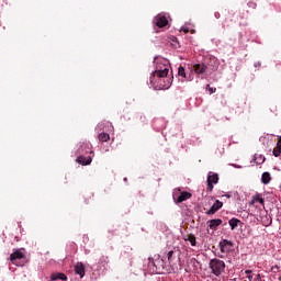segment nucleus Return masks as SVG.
<instances>
[{
  "label": "nucleus",
  "mask_w": 281,
  "mask_h": 281,
  "mask_svg": "<svg viewBox=\"0 0 281 281\" xmlns=\"http://www.w3.org/2000/svg\"><path fill=\"white\" fill-rule=\"evenodd\" d=\"M209 268L212 270L213 276L218 278V276L225 271V261L218 258L211 259L209 262Z\"/></svg>",
  "instance_id": "1"
},
{
  "label": "nucleus",
  "mask_w": 281,
  "mask_h": 281,
  "mask_svg": "<svg viewBox=\"0 0 281 281\" xmlns=\"http://www.w3.org/2000/svg\"><path fill=\"white\" fill-rule=\"evenodd\" d=\"M218 173H214L212 171L209 172L207 175V179H206V190L207 192H212L214 190V186H216V183H218Z\"/></svg>",
  "instance_id": "2"
},
{
  "label": "nucleus",
  "mask_w": 281,
  "mask_h": 281,
  "mask_svg": "<svg viewBox=\"0 0 281 281\" xmlns=\"http://www.w3.org/2000/svg\"><path fill=\"white\" fill-rule=\"evenodd\" d=\"M23 258H25V254H23L21 250H15L10 255V261L16 267H19V260H23Z\"/></svg>",
  "instance_id": "3"
},
{
  "label": "nucleus",
  "mask_w": 281,
  "mask_h": 281,
  "mask_svg": "<svg viewBox=\"0 0 281 281\" xmlns=\"http://www.w3.org/2000/svg\"><path fill=\"white\" fill-rule=\"evenodd\" d=\"M154 23L157 27H166V25H168V18H166V15L158 14L154 18Z\"/></svg>",
  "instance_id": "4"
},
{
  "label": "nucleus",
  "mask_w": 281,
  "mask_h": 281,
  "mask_svg": "<svg viewBox=\"0 0 281 281\" xmlns=\"http://www.w3.org/2000/svg\"><path fill=\"white\" fill-rule=\"evenodd\" d=\"M220 250L222 251V254H227V251H229L228 247H234V243L227 240V239H223L222 241H220Z\"/></svg>",
  "instance_id": "5"
},
{
  "label": "nucleus",
  "mask_w": 281,
  "mask_h": 281,
  "mask_svg": "<svg viewBox=\"0 0 281 281\" xmlns=\"http://www.w3.org/2000/svg\"><path fill=\"white\" fill-rule=\"evenodd\" d=\"M221 207H223V202H221L220 200H216L214 204L210 207V210L206 211V214L207 215L216 214V212H218Z\"/></svg>",
  "instance_id": "6"
},
{
  "label": "nucleus",
  "mask_w": 281,
  "mask_h": 281,
  "mask_svg": "<svg viewBox=\"0 0 281 281\" xmlns=\"http://www.w3.org/2000/svg\"><path fill=\"white\" fill-rule=\"evenodd\" d=\"M75 273L77 276H80V278H85V263L83 262H77L75 266Z\"/></svg>",
  "instance_id": "7"
},
{
  "label": "nucleus",
  "mask_w": 281,
  "mask_h": 281,
  "mask_svg": "<svg viewBox=\"0 0 281 281\" xmlns=\"http://www.w3.org/2000/svg\"><path fill=\"white\" fill-rule=\"evenodd\" d=\"M188 199H192V193H190L188 191H183L177 198L176 203H183V201H188Z\"/></svg>",
  "instance_id": "8"
},
{
  "label": "nucleus",
  "mask_w": 281,
  "mask_h": 281,
  "mask_svg": "<svg viewBox=\"0 0 281 281\" xmlns=\"http://www.w3.org/2000/svg\"><path fill=\"white\" fill-rule=\"evenodd\" d=\"M193 70L195 74H205L207 71V66L205 64H195Z\"/></svg>",
  "instance_id": "9"
},
{
  "label": "nucleus",
  "mask_w": 281,
  "mask_h": 281,
  "mask_svg": "<svg viewBox=\"0 0 281 281\" xmlns=\"http://www.w3.org/2000/svg\"><path fill=\"white\" fill-rule=\"evenodd\" d=\"M50 280L52 281H56V280L67 281V274H65L63 272H54L50 274Z\"/></svg>",
  "instance_id": "10"
},
{
  "label": "nucleus",
  "mask_w": 281,
  "mask_h": 281,
  "mask_svg": "<svg viewBox=\"0 0 281 281\" xmlns=\"http://www.w3.org/2000/svg\"><path fill=\"white\" fill-rule=\"evenodd\" d=\"M77 164H80L81 166H89L92 161L91 157H85V156H79L76 159Z\"/></svg>",
  "instance_id": "11"
},
{
  "label": "nucleus",
  "mask_w": 281,
  "mask_h": 281,
  "mask_svg": "<svg viewBox=\"0 0 281 281\" xmlns=\"http://www.w3.org/2000/svg\"><path fill=\"white\" fill-rule=\"evenodd\" d=\"M222 224H223V220L221 218L209 221L210 229H216V227H218V225H222Z\"/></svg>",
  "instance_id": "12"
},
{
  "label": "nucleus",
  "mask_w": 281,
  "mask_h": 281,
  "mask_svg": "<svg viewBox=\"0 0 281 281\" xmlns=\"http://www.w3.org/2000/svg\"><path fill=\"white\" fill-rule=\"evenodd\" d=\"M261 183H263V186H267L268 183H271V173L269 172H263L261 176Z\"/></svg>",
  "instance_id": "13"
},
{
  "label": "nucleus",
  "mask_w": 281,
  "mask_h": 281,
  "mask_svg": "<svg viewBox=\"0 0 281 281\" xmlns=\"http://www.w3.org/2000/svg\"><path fill=\"white\" fill-rule=\"evenodd\" d=\"M168 68H165L162 70H156L154 74L157 76V78H167L168 77Z\"/></svg>",
  "instance_id": "14"
},
{
  "label": "nucleus",
  "mask_w": 281,
  "mask_h": 281,
  "mask_svg": "<svg viewBox=\"0 0 281 281\" xmlns=\"http://www.w3.org/2000/svg\"><path fill=\"white\" fill-rule=\"evenodd\" d=\"M265 214L266 215L263 217H261V223H262L263 227H269V225H271V223H272V220L267 213H265Z\"/></svg>",
  "instance_id": "15"
},
{
  "label": "nucleus",
  "mask_w": 281,
  "mask_h": 281,
  "mask_svg": "<svg viewBox=\"0 0 281 281\" xmlns=\"http://www.w3.org/2000/svg\"><path fill=\"white\" fill-rule=\"evenodd\" d=\"M98 139L99 142H109V139H111V136L103 132L98 135Z\"/></svg>",
  "instance_id": "16"
},
{
  "label": "nucleus",
  "mask_w": 281,
  "mask_h": 281,
  "mask_svg": "<svg viewBox=\"0 0 281 281\" xmlns=\"http://www.w3.org/2000/svg\"><path fill=\"white\" fill-rule=\"evenodd\" d=\"M186 240H189L192 247H196V236L190 234L187 236Z\"/></svg>",
  "instance_id": "17"
},
{
  "label": "nucleus",
  "mask_w": 281,
  "mask_h": 281,
  "mask_svg": "<svg viewBox=\"0 0 281 281\" xmlns=\"http://www.w3.org/2000/svg\"><path fill=\"white\" fill-rule=\"evenodd\" d=\"M239 223H240V220H238V218H232L228 221V225L231 226V229L238 227Z\"/></svg>",
  "instance_id": "18"
},
{
  "label": "nucleus",
  "mask_w": 281,
  "mask_h": 281,
  "mask_svg": "<svg viewBox=\"0 0 281 281\" xmlns=\"http://www.w3.org/2000/svg\"><path fill=\"white\" fill-rule=\"evenodd\" d=\"M272 154H273L276 157H280V155H281V143H280V142L277 143V146H276V148L273 149Z\"/></svg>",
  "instance_id": "19"
},
{
  "label": "nucleus",
  "mask_w": 281,
  "mask_h": 281,
  "mask_svg": "<svg viewBox=\"0 0 281 281\" xmlns=\"http://www.w3.org/2000/svg\"><path fill=\"white\" fill-rule=\"evenodd\" d=\"M254 203H260V205H265V199L260 198V196H255L254 200L251 201V205H254Z\"/></svg>",
  "instance_id": "20"
},
{
  "label": "nucleus",
  "mask_w": 281,
  "mask_h": 281,
  "mask_svg": "<svg viewBox=\"0 0 281 281\" xmlns=\"http://www.w3.org/2000/svg\"><path fill=\"white\" fill-rule=\"evenodd\" d=\"M172 85V79H168L167 82H165L164 85L160 83V89H170Z\"/></svg>",
  "instance_id": "21"
},
{
  "label": "nucleus",
  "mask_w": 281,
  "mask_h": 281,
  "mask_svg": "<svg viewBox=\"0 0 281 281\" xmlns=\"http://www.w3.org/2000/svg\"><path fill=\"white\" fill-rule=\"evenodd\" d=\"M87 148H89V144H88V143H82V144L80 145V147L78 148V153H79V154H80V153H83V151L87 150Z\"/></svg>",
  "instance_id": "22"
},
{
  "label": "nucleus",
  "mask_w": 281,
  "mask_h": 281,
  "mask_svg": "<svg viewBox=\"0 0 281 281\" xmlns=\"http://www.w3.org/2000/svg\"><path fill=\"white\" fill-rule=\"evenodd\" d=\"M178 76H181V78H186V68H183L182 66H180L178 68Z\"/></svg>",
  "instance_id": "23"
},
{
  "label": "nucleus",
  "mask_w": 281,
  "mask_h": 281,
  "mask_svg": "<svg viewBox=\"0 0 281 281\" xmlns=\"http://www.w3.org/2000/svg\"><path fill=\"white\" fill-rule=\"evenodd\" d=\"M248 8H251L252 10H256V8H258V4L254 1H249L248 2Z\"/></svg>",
  "instance_id": "24"
},
{
  "label": "nucleus",
  "mask_w": 281,
  "mask_h": 281,
  "mask_svg": "<svg viewBox=\"0 0 281 281\" xmlns=\"http://www.w3.org/2000/svg\"><path fill=\"white\" fill-rule=\"evenodd\" d=\"M265 157L263 156H260L259 158H255V161L257 162V164H265Z\"/></svg>",
  "instance_id": "25"
},
{
  "label": "nucleus",
  "mask_w": 281,
  "mask_h": 281,
  "mask_svg": "<svg viewBox=\"0 0 281 281\" xmlns=\"http://www.w3.org/2000/svg\"><path fill=\"white\" fill-rule=\"evenodd\" d=\"M172 256H175V251H172V250L167 254L168 262H170V260H172Z\"/></svg>",
  "instance_id": "26"
},
{
  "label": "nucleus",
  "mask_w": 281,
  "mask_h": 281,
  "mask_svg": "<svg viewBox=\"0 0 281 281\" xmlns=\"http://www.w3.org/2000/svg\"><path fill=\"white\" fill-rule=\"evenodd\" d=\"M206 89H209L210 93H216V88H211L210 85H206Z\"/></svg>",
  "instance_id": "27"
},
{
  "label": "nucleus",
  "mask_w": 281,
  "mask_h": 281,
  "mask_svg": "<svg viewBox=\"0 0 281 281\" xmlns=\"http://www.w3.org/2000/svg\"><path fill=\"white\" fill-rule=\"evenodd\" d=\"M199 261L196 260V258H191L190 260H189V265H196Z\"/></svg>",
  "instance_id": "28"
},
{
  "label": "nucleus",
  "mask_w": 281,
  "mask_h": 281,
  "mask_svg": "<svg viewBox=\"0 0 281 281\" xmlns=\"http://www.w3.org/2000/svg\"><path fill=\"white\" fill-rule=\"evenodd\" d=\"M181 32H184V34H188V33L190 32V29H188V27H182V29H181Z\"/></svg>",
  "instance_id": "29"
},
{
  "label": "nucleus",
  "mask_w": 281,
  "mask_h": 281,
  "mask_svg": "<svg viewBox=\"0 0 281 281\" xmlns=\"http://www.w3.org/2000/svg\"><path fill=\"white\" fill-rule=\"evenodd\" d=\"M247 278H248L249 281L254 280V276H251V274H248Z\"/></svg>",
  "instance_id": "30"
},
{
  "label": "nucleus",
  "mask_w": 281,
  "mask_h": 281,
  "mask_svg": "<svg viewBox=\"0 0 281 281\" xmlns=\"http://www.w3.org/2000/svg\"><path fill=\"white\" fill-rule=\"evenodd\" d=\"M245 273L249 276V273H251V270H246Z\"/></svg>",
  "instance_id": "31"
},
{
  "label": "nucleus",
  "mask_w": 281,
  "mask_h": 281,
  "mask_svg": "<svg viewBox=\"0 0 281 281\" xmlns=\"http://www.w3.org/2000/svg\"><path fill=\"white\" fill-rule=\"evenodd\" d=\"M215 16H216V19H220L221 18V13H216Z\"/></svg>",
  "instance_id": "32"
},
{
  "label": "nucleus",
  "mask_w": 281,
  "mask_h": 281,
  "mask_svg": "<svg viewBox=\"0 0 281 281\" xmlns=\"http://www.w3.org/2000/svg\"><path fill=\"white\" fill-rule=\"evenodd\" d=\"M191 33H192V34H194V30H193V31H191Z\"/></svg>",
  "instance_id": "33"
},
{
  "label": "nucleus",
  "mask_w": 281,
  "mask_h": 281,
  "mask_svg": "<svg viewBox=\"0 0 281 281\" xmlns=\"http://www.w3.org/2000/svg\"><path fill=\"white\" fill-rule=\"evenodd\" d=\"M257 278H260V274H257Z\"/></svg>",
  "instance_id": "34"
}]
</instances>
